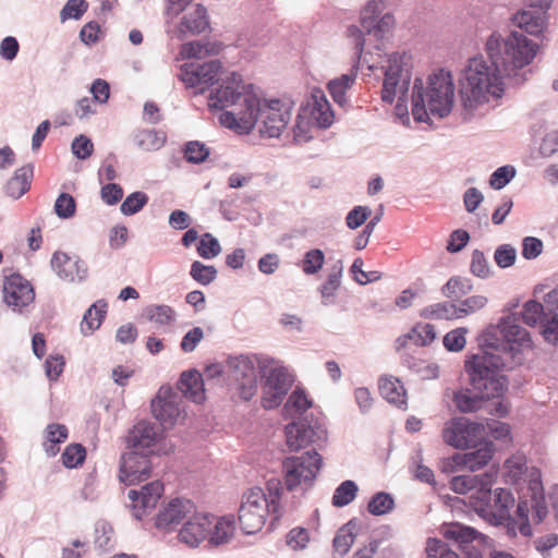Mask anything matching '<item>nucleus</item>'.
Instances as JSON below:
<instances>
[{
  "mask_svg": "<svg viewBox=\"0 0 558 558\" xmlns=\"http://www.w3.org/2000/svg\"><path fill=\"white\" fill-rule=\"evenodd\" d=\"M265 385L267 387L274 388L275 390H282L284 393H287L291 386V377L284 368L275 367L270 369Z\"/></svg>",
  "mask_w": 558,
  "mask_h": 558,
  "instance_id": "a18cd8bd",
  "label": "nucleus"
},
{
  "mask_svg": "<svg viewBox=\"0 0 558 558\" xmlns=\"http://www.w3.org/2000/svg\"><path fill=\"white\" fill-rule=\"evenodd\" d=\"M107 313V304L105 302H97L93 304L84 314L81 323V331L84 336L92 335L97 330Z\"/></svg>",
  "mask_w": 558,
  "mask_h": 558,
  "instance_id": "c9c22d12",
  "label": "nucleus"
},
{
  "mask_svg": "<svg viewBox=\"0 0 558 558\" xmlns=\"http://www.w3.org/2000/svg\"><path fill=\"white\" fill-rule=\"evenodd\" d=\"M163 494V484L160 481H153L144 485L140 490L131 489L128 494L132 501L133 515L141 520L146 511L156 507Z\"/></svg>",
  "mask_w": 558,
  "mask_h": 558,
  "instance_id": "6ab92c4d",
  "label": "nucleus"
},
{
  "mask_svg": "<svg viewBox=\"0 0 558 558\" xmlns=\"http://www.w3.org/2000/svg\"><path fill=\"white\" fill-rule=\"evenodd\" d=\"M291 105L280 99L264 100L258 98L256 122L260 121L259 131L268 137H279L291 119Z\"/></svg>",
  "mask_w": 558,
  "mask_h": 558,
  "instance_id": "9b49d317",
  "label": "nucleus"
},
{
  "mask_svg": "<svg viewBox=\"0 0 558 558\" xmlns=\"http://www.w3.org/2000/svg\"><path fill=\"white\" fill-rule=\"evenodd\" d=\"M372 210L367 206H355L345 217L347 226L350 229H357L371 216Z\"/></svg>",
  "mask_w": 558,
  "mask_h": 558,
  "instance_id": "680f3d73",
  "label": "nucleus"
},
{
  "mask_svg": "<svg viewBox=\"0 0 558 558\" xmlns=\"http://www.w3.org/2000/svg\"><path fill=\"white\" fill-rule=\"evenodd\" d=\"M33 167L31 165L19 168L5 185V193L13 199L22 197L31 189Z\"/></svg>",
  "mask_w": 558,
  "mask_h": 558,
  "instance_id": "473e14b6",
  "label": "nucleus"
},
{
  "mask_svg": "<svg viewBox=\"0 0 558 558\" xmlns=\"http://www.w3.org/2000/svg\"><path fill=\"white\" fill-rule=\"evenodd\" d=\"M357 489V485L353 481L342 482L333 493L332 505L338 508L349 505L356 497Z\"/></svg>",
  "mask_w": 558,
  "mask_h": 558,
  "instance_id": "a19ab883",
  "label": "nucleus"
},
{
  "mask_svg": "<svg viewBox=\"0 0 558 558\" xmlns=\"http://www.w3.org/2000/svg\"><path fill=\"white\" fill-rule=\"evenodd\" d=\"M547 10L542 8L523 9L513 14V25L532 36H541L547 28Z\"/></svg>",
  "mask_w": 558,
  "mask_h": 558,
  "instance_id": "4be33fe9",
  "label": "nucleus"
},
{
  "mask_svg": "<svg viewBox=\"0 0 558 558\" xmlns=\"http://www.w3.org/2000/svg\"><path fill=\"white\" fill-rule=\"evenodd\" d=\"M517 252L514 247L509 244H502L497 247L494 258L496 264L501 268L510 267L514 264Z\"/></svg>",
  "mask_w": 558,
  "mask_h": 558,
  "instance_id": "338daca9",
  "label": "nucleus"
},
{
  "mask_svg": "<svg viewBox=\"0 0 558 558\" xmlns=\"http://www.w3.org/2000/svg\"><path fill=\"white\" fill-rule=\"evenodd\" d=\"M214 531L210 541L217 545L227 543L233 535L234 525L231 520L221 518L216 522L213 521Z\"/></svg>",
  "mask_w": 558,
  "mask_h": 558,
  "instance_id": "49530a36",
  "label": "nucleus"
},
{
  "mask_svg": "<svg viewBox=\"0 0 558 558\" xmlns=\"http://www.w3.org/2000/svg\"><path fill=\"white\" fill-rule=\"evenodd\" d=\"M340 279L341 269H339L338 271H332L328 275L326 282L320 288L324 304H329L332 302V298L335 296L336 291L340 287Z\"/></svg>",
  "mask_w": 558,
  "mask_h": 558,
  "instance_id": "052dcab7",
  "label": "nucleus"
},
{
  "mask_svg": "<svg viewBox=\"0 0 558 558\" xmlns=\"http://www.w3.org/2000/svg\"><path fill=\"white\" fill-rule=\"evenodd\" d=\"M505 365L504 359L496 353H478L466 360L465 372L476 396L472 397L468 392L457 393L454 396L457 408L461 412H473L480 408L481 400L502 397L508 383L498 372Z\"/></svg>",
  "mask_w": 558,
  "mask_h": 558,
  "instance_id": "20e7f679",
  "label": "nucleus"
},
{
  "mask_svg": "<svg viewBox=\"0 0 558 558\" xmlns=\"http://www.w3.org/2000/svg\"><path fill=\"white\" fill-rule=\"evenodd\" d=\"M308 541V532L303 527H294L287 534V545L293 550L305 548Z\"/></svg>",
  "mask_w": 558,
  "mask_h": 558,
  "instance_id": "69168bd1",
  "label": "nucleus"
},
{
  "mask_svg": "<svg viewBox=\"0 0 558 558\" xmlns=\"http://www.w3.org/2000/svg\"><path fill=\"white\" fill-rule=\"evenodd\" d=\"M515 174V170L511 166L498 168L490 177L489 184L493 189H502Z\"/></svg>",
  "mask_w": 558,
  "mask_h": 558,
  "instance_id": "774afa93",
  "label": "nucleus"
},
{
  "mask_svg": "<svg viewBox=\"0 0 558 558\" xmlns=\"http://www.w3.org/2000/svg\"><path fill=\"white\" fill-rule=\"evenodd\" d=\"M87 8L88 3L85 0H69L61 11V19L77 20L87 11Z\"/></svg>",
  "mask_w": 558,
  "mask_h": 558,
  "instance_id": "0e129e2a",
  "label": "nucleus"
},
{
  "mask_svg": "<svg viewBox=\"0 0 558 558\" xmlns=\"http://www.w3.org/2000/svg\"><path fill=\"white\" fill-rule=\"evenodd\" d=\"M313 405V401L305 391L296 388L289 397L286 409H293L296 413L302 414Z\"/></svg>",
  "mask_w": 558,
  "mask_h": 558,
  "instance_id": "4d7b16f0",
  "label": "nucleus"
},
{
  "mask_svg": "<svg viewBox=\"0 0 558 558\" xmlns=\"http://www.w3.org/2000/svg\"><path fill=\"white\" fill-rule=\"evenodd\" d=\"M286 442L291 451H299L315 441L316 428L308 424L292 422L286 428Z\"/></svg>",
  "mask_w": 558,
  "mask_h": 558,
  "instance_id": "c85d7f7f",
  "label": "nucleus"
},
{
  "mask_svg": "<svg viewBox=\"0 0 558 558\" xmlns=\"http://www.w3.org/2000/svg\"><path fill=\"white\" fill-rule=\"evenodd\" d=\"M494 445L486 442L483 447L475 451L458 453L453 457V461L458 466H463L470 471H476L485 466L494 456Z\"/></svg>",
  "mask_w": 558,
  "mask_h": 558,
  "instance_id": "c756f323",
  "label": "nucleus"
},
{
  "mask_svg": "<svg viewBox=\"0 0 558 558\" xmlns=\"http://www.w3.org/2000/svg\"><path fill=\"white\" fill-rule=\"evenodd\" d=\"M427 558H459L458 554L451 550L440 539L429 538L426 545Z\"/></svg>",
  "mask_w": 558,
  "mask_h": 558,
  "instance_id": "6e6d98bb",
  "label": "nucleus"
},
{
  "mask_svg": "<svg viewBox=\"0 0 558 558\" xmlns=\"http://www.w3.org/2000/svg\"><path fill=\"white\" fill-rule=\"evenodd\" d=\"M454 84L450 72L439 70L428 76L426 85L416 78L412 96V114L416 121L423 122L432 113L447 116L453 105Z\"/></svg>",
  "mask_w": 558,
  "mask_h": 558,
  "instance_id": "39448f33",
  "label": "nucleus"
},
{
  "mask_svg": "<svg viewBox=\"0 0 558 558\" xmlns=\"http://www.w3.org/2000/svg\"><path fill=\"white\" fill-rule=\"evenodd\" d=\"M76 203L72 195L61 193L54 203V213L62 219H68L75 214Z\"/></svg>",
  "mask_w": 558,
  "mask_h": 558,
  "instance_id": "13d9d810",
  "label": "nucleus"
},
{
  "mask_svg": "<svg viewBox=\"0 0 558 558\" xmlns=\"http://www.w3.org/2000/svg\"><path fill=\"white\" fill-rule=\"evenodd\" d=\"M356 73V70H352L351 73L342 74L340 77L331 80L328 83V90L338 105L344 106L347 104L348 98L345 94L347 90L353 86Z\"/></svg>",
  "mask_w": 558,
  "mask_h": 558,
  "instance_id": "e433bc0d",
  "label": "nucleus"
},
{
  "mask_svg": "<svg viewBox=\"0 0 558 558\" xmlns=\"http://www.w3.org/2000/svg\"><path fill=\"white\" fill-rule=\"evenodd\" d=\"M388 62L389 65L385 72L381 99L385 102L391 104L397 96L398 100H403L407 96L410 75L403 70V57L399 53L391 54Z\"/></svg>",
  "mask_w": 558,
  "mask_h": 558,
  "instance_id": "4468645a",
  "label": "nucleus"
},
{
  "mask_svg": "<svg viewBox=\"0 0 558 558\" xmlns=\"http://www.w3.org/2000/svg\"><path fill=\"white\" fill-rule=\"evenodd\" d=\"M492 486H488L487 497L481 496L478 501L473 502V508L476 513L494 525H501L507 523L508 533L515 535L519 530L520 518L517 515V520L511 519L510 510L514 505V498L512 494L505 489L498 488L495 490L494 502H492Z\"/></svg>",
  "mask_w": 558,
  "mask_h": 558,
  "instance_id": "6e6552de",
  "label": "nucleus"
},
{
  "mask_svg": "<svg viewBox=\"0 0 558 558\" xmlns=\"http://www.w3.org/2000/svg\"><path fill=\"white\" fill-rule=\"evenodd\" d=\"M195 505L185 498H173L163 506L155 518V526L163 532L174 530L195 512Z\"/></svg>",
  "mask_w": 558,
  "mask_h": 558,
  "instance_id": "dca6fc26",
  "label": "nucleus"
},
{
  "mask_svg": "<svg viewBox=\"0 0 558 558\" xmlns=\"http://www.w3.org/2000/svg\"><path fill=\"white\" fill-rule=\"evenodd\" d=\"M225 75L222 64L218 60L198 63H185L181 66L180 80L191 88H199L204 93Z\"/></svg>",
  "mask_w": 558,
  "mask_h": 558,
  "instance_id": "ddd939ff",
  "label": "nucleus"
},
{
  "mask_svg": "<svg viewBox=\"0 0 558 558\" xmlns=\"http://www.w3.org/2000/svg\"><path fill=\"white\" fill-rule=\"evenodd\" d=\"M442 535L446 539L456 542L460 548L472 545L474 542L478 545H486L490 541L483 533L459 522L445 525L442 527Z\"/></svg>",
  "mask_w": 558,
  "mask_h": 558,
  "instance_id": "a878e982",
  "label": "nucleus"
},
{
  "mask_svg": "<svg viewBox=\"0 0 558 558\" xmlns=\"http://www.w3.org/2000/svg\"><path fill=\"white\" fill-rule=\"evenodd\" d=\"M377 0H372L361 12V24L362 27L368 33L374 34L377 39H381L386 34L395 26V17L392 14H385L378 22H376Z\"/></svg>",
  "mask_w": 558,
  "mask_h": 558,
  "instance_id": "b1692460",
  "label": "nucleus"
},
{
  "mask_svg": "<svg viewBox=\"0 0 558 558\" xmlns=\"http://www.w3.org/2000/svg\"><path fill=\"white\" fill-rule=\"evenodd\" d=\"M151 410L154 416L162 425H172L180 414L177 396L172 395L169 390L163 391L160 389L151 401Z\"/></svg>",
  "mask_w": 558,
  "mask_h": 558,
  "instance_id": "cd10ccee",
  "label": "nucleus"
},
{
  "mask_svg": "<svg viewBox=\"0 0 558 558\" xmlns=\"http://www.w3.org/2000/svg\"><path fill=\"white\" fill-rule=\"evenodd\" d=\"M221 252V246L216 238L210 233H205L201 236L197 245V253L205 259H210L218 256Z\"/></svg>",
  "mask_w": 558,
  "mask_h": 558,
  "instance_id": "603ef678",
  "label": "nucleus"
},
{
  "mask_svg": "<svg viewBox=\"0 0 558 558\" xmlns=\"http://www.w3.org/2000/svg\"><path fill=\"white\" fill-rule=\"evenodd\" d=\"M393 499L392 497L387 493H377L372 497L367 505L368 511L374 515H381L393 508Z\"/></svg>",
  "mask_w": 558,
  "mask_h": 558,
  "instance_id": "8fccbe9b",
  "label": "nucleus"
},
{
  "mask_svg": "<svg viewBox=\"0 0 558 558\" xmlns=\"http://www.w3.org/2000/svg\"><path fill=\"white\" fill-rule=\"evenodd\" d=\"M209 155V149L205 144L193 141L185 145L184 157L189 162H203Z\"/></svg>",
  "mask_w": 558,
  "mask_h": 558,
  "instance_id": "bf43d9fd",
  "label": "nucleus"
},
{
  "mask_svg": "<svg viewBox=\"0 0 558 558\" xmlns=\"http://www.w3.org/2000/svg\"><path fill=\"white\" fill-rule=\"evenodd\" d=\"M544 311L543 304L537 301H529L524 304L522 319L529 326H535Z\"/></svg>",
  "mask_w": 558,
  "mask_h": 558,
  "instance_id": "e2e57ef3",
  "label": "nucleus"
},
{
  "mask_svg": "<svg viewBox=\"0 0 558 558\" xmlns=\"http://www.w3.org/2000/svg\"><path fill=\"white\" fill-rule=\"evenodd\" d=\"M436 338L435 327L430 324H417L407 335L397 339L398 347H404L409 341L417 347L430 344Z\"/></svg>",
  "mask_w": 558,
  "mask_h": 558,
  "instance_id": "72a5a7b5",
  "label": "nucleus"
},
{
  "mask_svg": "<svg viewBox=\"0 0 558 558\" xmlns=\"http://www.w3.org/2000/svg\"><path fill=\"white\" fill-rule=\"evenodd\" d=\"M190 275L198 283L207 286L216 279L217 270L214 266L195 260L191 266Z\"/></svg>",
  "mask_w": 558,
  "mask_h": 558,
  "instance_id": "3c124183",
  "label": "nucleus"
},
{
  "mask_svg": "<svg viewBox=\"0 0 558 558\" xmlns=\"http://www.w3.org/2000/svg\"><path fill=\"white\" fill-rule=\"evenodd\" d=\"M145 316L149 322L162 327L173 323L175 313L168 305H150L146 307Z\"/></svg>",
  "mask_w": 558,
  "mask_h": 558,
  "instance_id": "ea45409f",
  "label": "nucleus"
},
{
  "mask_svg": "<svg viewBox=\"0 0 558 558\" xmlns=\"http://www.w3.org/2000/svg\"><path fill=\"white\" fill-rule=\"evenodd\" d=\"M69 437L68 427L63 424H49L44 432V449L48 456H56L60 448L59 445L64 442Z\"/></svg>",
  "mask_w": 558,
  "mask_h": 558,
  "instance_id": "f704fd0d",
  "label": "nucleus"
},
{
  "mask_svg": "<svg viewBox=\"0 0 558 558\" xmlns=\"http://www.w3.org/2000/svg\"><path fill=\"white\" fill-rule=\"evenodd\" d=\"M469 332L468 328L459 327L450 330L444 337L442 343L444 347L451 352H460L464 349L466 343V333Z\"/></svg>",
  "mask_w": 558,
  "mask_h": 558,
  "instance_id": "c03bdc74",
  "label": "nucleus"
},
{
  "mask_svg": "<svg viewBox=\"0 0 558 558\" xmlns=\"http://www.w3.org/2000/svg\"><path fill=\"white\" fill-rule=\"evenodd\" d=\"M179 389L182 393L195 403L205 400V389L202 375L197 371L184 372L179 381Z\"/></svg>",
  "mask_w": 558,
  "mask_h": 558,
  "instance_id": "2f4dec72",
  "label": "nucleus"
},
{
  "mask_svg": "<svg viewBox=\"0 0 558 558\" xmlns=\"http://www.w3.org/2000/svg\"><path fill=\"white\" fill-rule=\"evenodd\" d=\"M151 473L148 456L137 451L121 457L119 480L125 485H135L146 481Z\"/></svg>",
  "mask_w": 558,
  "mask_h": 558,
  "instance_id": "f3484780",
  "label": "nucleus"
},
{
  "mask_svg": "<svg viewBox=\"0 0 558 558\" xmlns=\"http://www.w3.org/2000/svg\"><path fill=\"white\" fill-rule=\"evenodd\" d=\"M269 497L260 487H252L242 495L239 508V524L246 534L259 532L266 523L267 517L274 513L278 517L280 509V483H276L275 492L269 487Z\"/></svg>",
  "mask_w": 558,
  "mask_h": 558,
  "instance_id": "423d86ee",
  "label": "nucleus"
},
{
  "mask_svg": "<svg viewBox=\"0 0 558 558\" xmlns=\"http://www.w3.org/2000/svg\"><path fill=\"white\" fill-rule=\"evenodd\" d=\"M420 316L425 319H457L460 318L458 306L450 302L430 304L421 310Z\"/></svg>",
  "mask_w": 558,
  "mask_h": 558,
  "instance_id": "4c0bfd02",
  "label": "nucleus"
},
{
  "mask_svg": "<svg viewBox=\"0 0 558 558\" xmlns=\"http://www.w3.org/2000/svg\"><path fill=\"white\" fill-rule=\"evenodd\" d=\"M355 539L351 523L340 527L333 538V548L339 556H344L350 550Z\"/></svg>",
  "mask_w": 558,
  "mask_h": 558,
  "instance_id": "37998d69",
  "label": "nucleus"
},
{
  "mask_svg": "<svg viewBox=\"0 0 558 558\" xmlns=\"http://www.w3.org/2000/svg\"><path fill=\"white\" fill-rule=\"evenodd\" d=\"M233 378L240 381L239 391L244 400L252 399L257 392V375L252 363L246 359H236L234 363Z\"/></svg>",
  "mask_w": 558,
  "mask_h": 558,
  "instance_id": "bb28decb",
  "label": "nucleus"
},
{
  "mask_svg": "<svg viewBox=\"0 0 558 558\" xmlns=\"http://www.w3.org/2000/svg\"><path fill=\"white\" fill-rule=\"evenodd\" d=\"M2 292L4 303L17 312H22L35 300L33 284L17 272L4 277Z\"/></svg>",
  "mask_w": 558,
  "mask_h": 558,
  "instance_id": "2eb2a0df",
  "label": "nucleus"
},
{
  "mask_svg": "<svg viewBox=\"0 0 558 558\" xmlns=\"http://www.w3.org/2000/svg\"><path fill=\"white\" fill-rule=\"evenodd\" d=\"M325 254L319 248H313L304 254L301 262V268L305 275H315L324 266Z\"/></svg>",
  "mask_w": 558,
  "mask_h": 558,
  "instance_id": "79ce46f5",
  "label": "nucleus"
},
{
  "mask_svg": "<svg viewBox=\"0 0 558 558\" xmlns=\"http://www.w3.org/2000/svg\"><path fill=\"white\" fill-rule=\"evenodd\" d=\"M538 49L536 43L518 31L507 37L493 33L485 44L492 65L482 56L472 58L459 81L464 109L472 112L500 99L505 93L501 74L523 83L524 69L533 62Z\"/></svg>",
  "mask_w": 558,
  "mask_h": 558,
  "instance_id": "f257e3e1",
  "label": "nucleus"
},
{
  "mask_svg": "<svg viewBox=\"0 0 558 558\" xmlns=\"http://www.w3.org/2000/svg\"><path fill=\"white\" fill-rule=\"evenodd\" d=\"M148 196L146 193L136 191L131 193L121 204V211L125 216H131L140 210L148 203Z\"/></svg>",
  "mask_w": 558,
  "mask_h": 558,
  "instance_id": "de8ad7c7",
  "label": "nucleus"
},
{
  "mask_svg": "<svg viewBox=\"0 0 558 558\" xmlns=\"http://www.w3.org/2000/svg\"><path fill=\"white\" fill-rule=\"evenodd\" d=\"M484 434L485 428L482 424L463 416L451 418L442 429L445 442L458 449L476 447L484 438Z\"/></svg>",
  "mask_w": 558,
  "mask_h": 558,
  "instance_id": "f8f14e48",
  "label": "nucleus"
},
{
  "mask_svg": "<svg viewBox=\"0 0 558 558\" xmlns=\"http://www.w3.org/2000/svg\"><path fill=\"white\" fill-rule=\"evenodd\" d=\"M487 302V298L480 294L466 298L459 305H457L460 318L466 317L481 311L486 306Z\"/></svg>",
  "mask_w": 558,
  "mask_h": 558,
  "instance_id": "864d4df0",
  "label": "nucleus"
},
{
  "mask_svg": "<svg viewBox=\"0 0 558 558\" xmlns=\"http://www.w3.org/2000/svg\"><path fill=\"white\" fill-rule=\"evenodd\" d=\"M51 266L57 275L65 281L83 280L87 268L77 256H71L64 252H56L51 258Z\"/></svg>",
  "mask_w": 558,
  "mask_h": 558,
  "instance_id": "5701e85b",
  "label": "nucleus"
},
{
  "mask_svg": "<svg viewBox=\"0 0 558 558\" xmlns=\"http://www.w3.org/2000/svg\"><path fill=\"white\" fill-rule=\"evenodd\" d=\"M378 389L380 396L397 407L407 403V391L403 384L392 375H384L378 380Z\"/></svg>",
  "mask_w": 558,
  "mask_h": 558,
  "instance_id": "7c9ffc66",
  "label": "nucleus"
},
{
  "mask_svg": "<svg viewBox=\"0 0 558 558\" xmlns=\"http://www.w3.org/2000/svg\"><path fill=\"white\" fill-rule=\"evenodd\" d=\"M502 476L506 483L515 486L527 482L526 490L519 497L515 515L520 518L519 533L529 537L532 535L530 515L538 524L548 513L541 474L536 469L529 471L525 456L517 453L505 461Z\"/></svg>",
  "mask_w": 558,
  "mask_h": 558,
  "instance_id": "7ed1b4c3",
  "label": "nucleus"
},
{
  "mask_svg": "<svg viewBox=\"0 0 558 558\" xmlns=\"http://www.w3.org/2000/svg\"><path fill=\"white\" fill-rule=\"evenodd\" d=\"M258 97L252 84H244L236 72H226L221 85L210 93L208 107L223 109L234 106L233 111L220 114V124L235 130L238 133H248L256 124V108Z\"/></svg>",
  "mask_w": 558,
  "mask_h": 558,
  "instance_id": "f03ea898",
  "label": "nucleus"
},
{
  "mask_svg": "<svg viewBox=\"0 0 558 558\" xmlns=\"http://www.w3.org/2000/svg\"><path fill=\"white\" fill-rule=\"evenodd\" d=\"M167 136L162 131L142 130L135 135L136 145L145 151L160 149L166 143Z\"/></svg>",
  "mask_w": 558,
  "mask_h": 558,
  "instance_id": "58836bf2",
  "label": "nucleus"
},
{
  "mask_svg": "<svg viewBox=\"0 0 558 558\" xmlns=\"http://www.w3.org/2000/svg\"><path fill=\"white\" fill-rule=\"evenodd\" d=\"M86 458V450L80 444H71L63 451L61 459L64 466L72 469L81 465Z\"/></svg>",
  "mask_w": 558,
  "mask_h": 558,
  "instance_id": "09e8293b",
  "label": "nucleus"
},
{
  "mask_svg": "<svg viewBox=\"0 0 558 558\" xmlns=\"http://www.w3.org/2000/svg\"><path fill=\"white\" fill-rule=\"evenodd\" d=\"M501 332L504 335L505 343L502 350L495 348L492 351H484L483 353H496L501 356L506 363V368L510 364H520L522 362V353L525 350L532 349V339L530 333L523 327L506 320L501 324Z\"/></svg>",
  "mask_w": 558,
  "mask_h": 558,
  "instance_id": "9d476101",
  "label": "nucleus"
},
{
  "mask_svg": "<svg viewBox=\"0 0 558 558\" xmlns=\"http://www.w3.org/2000/svg\"><path fill=\"white\" fill-rule=\"evenodd\" d=\"M313 125L318 128H328L333 122V112L331 111L330 104L322 90H315L312 94L307 105L302 108Z\"/></svg>",
  "mask_w": 558,
  "mask_h": 558,
  "instance_id": "393cba45",
  "label": "nucleus"
},
{
  "mask_svg": "<svg viewBox=\"0 0 558 558\" xmlns=\"http://www.w3.org/2000/svg\"><path fill=\"white\" fill-rule=\"evenodd\" d=\"M161 439V433L154 424L141 421L133 426L130 430L128 442L133 451L149 450L150 453H155L154 447Z\"/></svg>",
  "mask_w": 558,
  "mask_h": 558,
  "instance_id": "412c9836",
  "label": "nucleus"
},
{
  "mask_svg": "<svg viewBox=\"0 0 558 558\" xmlns=\"http://www.w3.org/2000/svg\"><path fill=\"white\" fill-rule=\"evenodd\" d=\"M471 290V286L468 280H464L459 277L450 278L445 287L442 288V293L450 299H459L465 295Z\"/></svg>",
  "mask_w": 558,
  "mask_h": 558,
  "instance_id": "5fc2aeb1",
  "label": "nucleus"
},
{
  "mask_svg": "<svg viewBox=\"0 0 558 558\" xmlns=\"http://www.w3.org/2000/svg\"><path fill=\"white\" fill-rule=\"evenodd\" d=\"M322 466L323 458L314 450L301 456L287 457L282 461V478L286 488L293 492L312 487Z\"/></svg>",
  "mask_w": 558,
  "mask_h": 558,
  "instance_id": "0eeeda50",
  "label": "nucleus"
},
{
  "mask_svg": "<svg viewBox=\"0 0 558 558\" xmlns=\"http://www.w3.org/2000/svg\"><path fill=\"white\" fill-rule=\"evenodd\" d=\"M191 0H167L165 14L168 19H175L184 12L178 25L180 38L186 35H199L209 28L207 10L202 4L187 8Z\"/></svg>",
  "mask_w": 558,
  "mask_h": 558,
  "instance_id": "1a4fd4ad",
  "label": "nucleus"
},
{
  "mask_svg": "<svg viewBox=\"0 0 558 558\" xmlns=\"http://www.w3.org/2000/svg\"><path fill=\"white\" fill-rule=\"evenodd\" d=\"M497 480V471H489L478 475H458L451 478L450 488L457 494H466L474 490L471 505L478 501L481 496L487 497L488 486Z\"/></svg>",
  "mask_w": 558,
  "mask_h": 558,
  "instance_id": "a211bd4d",
  "label": "nucleus"
},
{
  "mask_svg": "<svg viewBox=\"0 0 558 558\" xmlns=\"http://www.w3.org/2000/svg\"><path fill=\"white\" fill-rule=\"evenodd\" d=\"M213 518L196 511L187 519L179 532V539L190 547H197L210 535Z\"/></svg>",
  "mask_w": 558,
  "mask_h": 558,
  "instance_id": "aec40b11",
  "label": "nucleus"
}]
</instances>
